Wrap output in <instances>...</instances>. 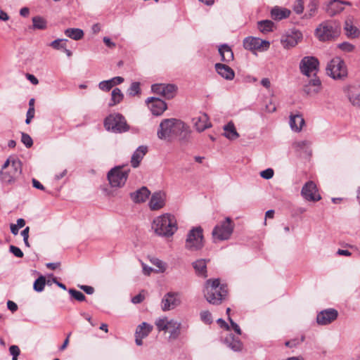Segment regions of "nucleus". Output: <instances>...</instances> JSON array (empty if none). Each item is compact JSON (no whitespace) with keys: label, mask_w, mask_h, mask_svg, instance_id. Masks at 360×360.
<instances>
[{"label":"nucleus","mask_w":360,"mask_h":360,"mask_svg":"<svg viewBox=\"0 0 360 360\" xmlns=\"http://www.w3.org/2000/svg\"><path fill=\"white\" fill-rule=\"evenodd\" d=\"M188 132V127L184 122L169 118L160 122L157 135L160 139L171 141L176 137L185 138Z\"/></svg>","instance_id":"nucleus-1"},{"label":"nucleus","mask_w":360,"mask_h":360,"mask_svg":"<svg viewBox=\"0 0 360 360\" xmlns=\"http://www.w3.org/2000/svg\"><path fill=\"white\" fill-rule=\"evenodd\" d=\"M151 228L159 236L171 237L178 229L176 219L169 213L161 214L153 220Z\"/></svg>","instance_id":"nucleus-2"},{"label":"nucleus","mask_w":360,"mask_h":360,"mask_svg":"<svg viewBox=\"0 0 360 360\" xmlns=\"http://www.w3.org/2000/svg\"><path fill=\"white\" fill-rule=\"evenodd\" d=\"M228 292L226 285H220L219 279L207 280L205 283L204 295L208 302L219 304L226 297Z\"/></svg>","instance_id":"nucleus-3"},{"label":"nucleus","mask_w":360,"mask_h":360,"mask_svg":"<svg viewBox=\"0 0 360 360\" xmlns=\"http://www.w3.org/2000/svg\"><path fill=\"white\" fill-rule=\"evenodd\" d=\"M22 172V162L18 158L10 156L1 167L0 179L6 184H13Z\"/></svg>","instance_id":"nucleus-4"},{"label":"nucleus","mask_w":360,"mask_h":360,"mask_svg":"<svg viewBox=\"0 0 360 360\" xmlns=\"http://www.w3.org/2000/svg\"><path fill=\"white\" fill-rule=\"evenodd\" d=\"M340 34V26L335 20H325L315 30L316 37L321 41L334 40L339 37Z\"/></svg>","instance_id":"nucleus-5"},{"label":"nucleus","mask_w":360,"mask_h":360,"mask_svg":"<svg viewBox=\"0 0 360 360\" xmlns=\"http://www.w3.org/2000/svg\"><path fill=\"white\" fill-rule=\"evenodd\" d=\"M234 223L230 217H226L215 226L212 231L214 241H222L229 240L234 229Z\"/></svg>","instance_id":"nucleus-6"},{"label":"nucleus","mask_w":360,"mask_h":360,"mask_svg":"<svg viewBox=\"0 0 360 360\" xmlns=\"http://www.w3.org/2000/svg\"><path fill=\"white\" fill-rule=\"evenodd\" d=\"M155 324L159 331H168L172 340L177 339L181 334V323L174 319L160 318L155 321Z\"/></svg>","instance_id":"nucleus-7"},{"label":"nucleus","mask_w":360,"mask_h":360,"mask_svg":"<svg viewBox=\"0 0 360 360\" xmlns=\"http://www.w3.org/2000/svg\"><path fill=\"white\" fill-rule=\"evenodd\" d=\"M326 73L334 79H344L347 76V68L345 61L340 57H335L326 66Z\"/></svg>","instance_id":"nucleus-8"},{"label":"nucleus","mask_w":360,"mask_h":360,"mask_svg":"<svg viewBox=\"0 0 360 360\" xmlns=\"http://www.w3.org/2000/svg\"><path fill=\"white\" fill-rule=\"evenodd\" d=\"M106 130L114 133H122L129 129L124 117L120 113H114L108 116L104 121Z\"/></svg>","instance_id":"nucleus-9"},{"label":"nucleus","mask_w":360,"mask_h":360,"mask_svg":"<svg viewBox=\"0 0 360 360\" xmlns=\"http://www.w3.org/2000/svg\"><path fill=\"white\" fill-rule=\"evenodd\" d=\"M129 169L123 167H115L108 173V179L112 187H122L128 178Z\"/></svg>","instance_id":"nucleus-10"},{"label":"nucleus","mask_w":360,"mask_h":360,"mask_svg":"<svg viewBox=\"0 0 360 360\" xmlns=\"http://www.w3.org/2000/svg\"><path fill=\"white\" fill-rule=\"evenodd\" d=\"M203 247L202 229L200 227L193 228L188 233L185 248L191 251H196Z\"/></svg>","instance_id":"nucleus-11"},{"label":"nucleus","mask_w":360,"mask_h":360,"mask_svg":"<svg viewBox=\"0 0 360 360\" xmlns=\"http://www.w3.org/2000/svg\"><path fill=\"white\" fill-rule=\"evenodd\" d=\"M319 66V61L314 56H304L300 63L301 73L307 77L316 75Z\"/></svg>","instance_id":"nucleus-12"},{"label":"nucleus","mask_w":360,"mask_h":360,"mask_svg":"<svg viewBox=\"0 0 360 360\" xmlns=\"http://www.w3.org/2000/svg\"><path fill=\"white\" fill-rule=\"evenodd\" d=\"M303 39L302 33L297 30H290L284 33L281 37V44L285 49L296 46Z\"/></svg>","instance_id":"nucleus-13"},{"label":"nucleus","mask_w":360,"mask_h":360,"mask_svg":"<svg viewBox=\"0 0 360 360\" xmlns=\"http://www.w3.org/2000/svg\"><path fill=\"white\" fill-rule=\"evenodd\" d=\"M301 195L309 202H317L321 200L316 184L312 181H309L304 184L301 190Z\"/></svg>","instance_id":"nucleus-14"},{"label":"nucleus","mask_w":360,"mask_h":360,"mask_svg":"<svg viewBox=\"0 0 360 360\" xmlns=\"http://www.w3.org/2000/svg\"><path fill=\"white\" fill-rule=\"evenodd\" d=\"M269 46V41L257 37H248L243 40L244 48L250 51H266Z\"/></svg>","instance_id":"nucleus-15"},{"label":"nucleus","mask_w":360,"mask_h":360,"mask_svg":"<svg viewBox=\"0 0 360 360\" xmlns=\"http://www.w3.org/2000/svg\"><path fill=\"white\" fill-rule=\"evenodd\" d=\"M153 93L161 95L167 99L173 98L177 91V87L171 84H155L151 86Z\"/></svg>","instance_id":"nucleus-16"},{"label":"nucleus","mask_w":360,"mask_h":360,"mask_svg":"<svg viewBox=\"0 0 360 360\" xmlns=\"http://www.w3.org/2000/svg\"><path fill=\"white\" fill-rule=\"evenodd\" d=\"M146 102L152 114L155 116L161 115L167 108L166 103L158 98H148Z\"/></svg>","instance_id":"nucleus-17"},{"label":"nucleus","mask_w":360,"mask_h":360,"mask_svg":"<svg viewBox=\"0 0 360 360\" xmlns=\"http://www.w3.org/2000/svg\"><path fill=\"white\" fill-rule=\"evenodd\" d=\"M181 303L179 295L175 292L167 293L162 300V309L163 311L172 310L178 307Z\"/></svg>","instance_id":"nucleus-18"},{"label":"nucleus","mask_w":360,"mask_h":360,"mask_svg":"<svg viewBox=\"0 0 360 360\" xmlns=\"http://www.w3.org/2000/svg\"><path fill=\"white\" fill-rule=\"evenodd\" d=\"M338 313L334 309H328L321 311L316 317L317 323L320 325H327L335 321Z\"/></svg>","instance_id":"nucleus-19"},{"label":"nucleus","mask_w":360,"mask_h":360,"mask_svg":"<svg viewBox=\"0 0 360 360\" xmlns=\"http://www.w3.org/2000/svg\"><path fill=\"white\" fill-rule=\"evenodd\" d=\"M309 79L308 82L304 86V91L309 96H314L317 94L321 90V82L316 76Z\"/></svg>","instance_id":"nucleus-20"},{"label":"nucleus","mask_w":360,"mask_h":360,"mask_svg":"<svg viewBox=\"0 0 360 360\" xmlns=\"http://www.w3.org/2000/svg\"><path fill=\"white\" fill-rule=\"evenodd\" d=\"M345 92L354 106L360 107V84L349 86L345 89Z\"/></svg>","instance_id":"nucleus-21"},{"label":"nucleus","mask_w":360,"mask_h":360,"mask_svg":"<svg viewBox=\"0 0 360 360\" xmlns=\"http://www.w3.org/2000/svg\"><path fill=\"white\" fill-rule=\"evenodd\" d=\"M166 195L163 192H156L151 196L149 207L151 210H158L165 205Z\"/></svg>","instance_id":"nucleus-22"},{"label":"nucleus","mask_w":360,"mask_h":360,"mask_svg":"<svg viewBox=\"0 0 360 360\" xmlns=\"http://www.w3.org/2000/svg\"><path fill=\"white\" fill-rule=\"evenodd\" d=\"M153 326L146 322L139 325L136 330V344L141 345L142 339L147 337L153 330Z\"/></svg>","instance_id":"nucleus-23"},{"label":"nucleus","mask_w":360,"mask_h":360,"mask_svg":"<svg viewBox=\"0 0 360 360\" xmlns=\"http://www.w3.org/2000/svg\"><path fill=\"white\" fill-rule=\"evenodd\" d=\"M343 5H351L349 1H330L326 6V11L330 16L335 15L343 11Z\"/></svg>","instance_id":"nucleus-24"},{"label":"nucleus","mask_w":360,"mask_h":360,"mask_svg":"<svg viewBox=\"0 0 360 360\" xmlns=\"http://www.w3.org/2000/svg\"><path fill=\"white\" fill-rule=\"evenodd\" d=\"M193 123L196 130L199 132L203 131L211 127L207 115L204 113L193 118Z\"/></svg>","instance_id":"nucleus-25"},{"label":"nucleus","mask_w":360,"mask_h":360,"mask_svg":"<svg viewBox=\"0 0 360 360\" xmlns=\"http://www.w3.org/2000/svg\"><path fill=\"white\" fill-rule=\"evenodd\" d=\"M214 67L217 72L221 77L226 80L233 79L235 77V72L231 68L222 63H216Z\"/></svg>","instance_id":"nucleus-26"},{"label":"nucleus","mask_w":360,"mask_h":360,"mask_svg":"<svg viewBox=\"0 0 360 360\" xmlns=\"http://www.w3.org/2000/svg\"><path fill=\"white\" fill-rule=\"evenodd\" d=\"M148 151V148L145 146H139L133 153L131 158V165L134 168L139 166L140 162Z\"/></svg>","instance_id":"nucleus-27"},{"label":"nucleus","mask_w":360,"mask_h":360,"mask_svg":"<svg viewBox=\"0 0 360 360\" xmlns=\"http://www.w3.org/2000/svg\"><path fill=\"white\" fill-rule=\"evenodd\" d=\"M290 13V10L277 6L273 7L271 10V17L274 20H281L288 18Z\"/></svg>","instance_id":"nucleus-28"},{"label":"nucleus","mask_w":360,"mask_h":360,"mask_svg":"<svg viewBox=\"0 0 360 360\" xmlns=\"http://www.w3.org/2000/svg\"><path fill=\"white\" fill-rule=\"evenodd\" d=\"M150 191L145 186L130 194L131 200L136 203L145 202L150 195Z\"/></svg>","instance_id":"nucleus-29"},{"label":"nucleus","mask_w":360,"mask_h":360,"mask_svg":"<svg viewBox=\"0 0 360 360\" xmlns=\"http://www.w3.org/2000/svg\"><path fill=\"white\" fill-rule=\"evenodd\" d=\"M344 30L346 35L349 38L355 39L359 36L360 32L354 25L353 20L350 18L346 19L344 25Z\"/></svg>","instance_id":"nucleus-30"},{"label":"nucleus","mask_w":360,"mask_h":360,"mask_svg":"<svg viewBox=\"0 0 360 360\" xmlns=\"http://www.w3.org/2000/svg\"><path fill=\"white\" fill-rule=\"evenodd\" d=\"M289 124L292 131L298 132L302 130L304 120L300 114L290 115Z\"/></svg>","instance_id":"nucleus-31"},{"label":"nucleus","mask_w":360,"mask_h":360,"mask_svg":"<svg viewBox=\"0 0 360 360\" xmlns=\"http://www.w3.org/2000/svg\"><path fill=\"white\" fill-rule=\"evenodd\" d=\"M221 60L224 62H231L233 60V53L231 49L226 44H223L219 48Z\"/></svg>","instance_id":"nucleus-32"},{"label":"nucleus","mask_w":360,"mask_h":360,"mask_svg":"<svg viewBox=\"0 0 360 360\" xmlns=\"http://www.w3.org/2000/svg\"><path fill=\"white\" fill-rule=\"evenodd\" d=\"M224 136L229 140H235L239 137V134L237 132L234 124L232 122H229L227 124L224 126Z\"/></svg>","instance_id":"nucleus-33"},{"label":"nucleus","mask_w":360,"mask_h":360,"mask_svg":"<svg viewBox=\"0 0 360 360\" xmlns=\"http://www.w3.org/2000/svg\"><path fill=\"white\" fill-rule=\"evenodd\" d=\"M193 266L198 275L207 277V265L205 259H198L193 263Z\"/></svg>","instance_id":"nucleus-34"},{"label":"nucleus","mask_w":360,"mask_h":360,"mask_svg":"<svg viewBox=\"0 0 360 360\" xmlns=\"http://www.w3.org/2000/svg\"><path fill=\"white\" fill-rule=\"evenodd\" d=\"M124 98V94L119 88H115L111 93V99L108 104L110 107L119 104Z\"/></svg>","instance_id":"nucleus-35"},{"label":"nucleus","mask_w":360,"mask_h":360,"mask_svg":"<svg viewBox=\"0 0 360 360\" xmlns=\"http://www.w3.org/2000/svg\"><path fill=\"white\" fill-rule=\"evenodd\" d=\"M64 33L68 37L74 40L82 39L84 37V32L79 28H68Z\"/></svg>","instance_id":"nucleus-36"},{"label":"nucleus","mask_w":360,"mask_h":360,"mask_svg":"<svg viewBox=\"0 0 360 360\" xmlns=\"http://www.w3.org/2000/svg\"><path fill=\"white\" fill-rule=\"evenodd\" d=\"M274 23L269 20L259 21L257 23L258 29L263 33L269 32L273 30Z\"/></svg>","instance_id":"nucleus-37"},{"label":"nucleus","mask_w":360,"mask_h":360,"mask_svg":"<svg viewBox=\"0 0 360 360\" xmlns=\"http://www.w3.org/2000/svg\"><path fill=\"white\" fill-rule=\"evenodd\" d=\"M46 27L47 22L42 17L34 16L32 18V27L34 30H45Z\"/></svg>","instance_id":"nucleus-38"},{"label":"nucleus","mask_w":360,"mask_h":360,"mask_svg":"<svg viewBox=\"0 0 360 360\" xmlns=\"http://www.w3.org/2000/svg\"><path fill=\"white\" fill-rule=\"evenodd\" d=\"M311 143L307 140L297 141L294 142L292 144L293 148L298 152H307V150L309 149Z\"/></svg>","instance_id":"nucleus-39"},{"label":"nucleus","mask_w":360,"mask_h":360,"mask_svg":"<svg viewBox=\"0 0 360 360\" xmlns=\"http://www.w3.org/2000/svg\"><path fill=\"white\" fill-rule=\"evenodd\" d=\"M319 4L318 0H311L308 4V10L305 15L308 18L313 17L317 12Z\"/></svg>","instance_id":"nucleus-40"},{"label":"nucleus","mask_w":360,"mask_h":360,"mask_svg":"<svg viewBox=\"0 0 360 360\" xmlns=\"http://www.w3.org/2000/svg\"><path fill=\"white\" fill-rule=\"evenodd\" d=\"M46 285V278L43 276H40L34 283V290L37 292H41L44 290Z\"/></svg>","instance_id":"nucleus-41"},{"label":"nucleus","mask_w":360,"mask_h":360,"mask_svg":"<svg viewBox=\"0 0 360 360\" xmlns=\"http://www.w3.org/2000/svg\"><path fill=\"white\" fill-rule=\"evenodd\" d=\"M67 41L68 40L66 39H57L51 41L49 46L56 50H63L65 49V47H66Z\"/></svg>","instance_id":"nucleus-42"},{"label":"nucleus","mask_w":360,"mask_h":360,"mask_svg":"<svg viewBox=\"0 0 360 360\" xmlns=\"http://www.w3.org/2000/svg\"><path fill=\"white\" fill-rule=\"evenodd\" d=\"M128 94L131 96L139 95L141 93L140 83L137 82H132L128 89Z\"/></svg>","instance_id":"nucleus-43"},{"label":"nucleus","mask_w":360,"mask_h":360,"mask_svg":"<svg viewBox=\"0 0 360 360\" xmlns=\"http://www.w3.org/2000/svg\"><path fill=\"white\" fill-rule=\"evenodd\" d=\"M338 47L342 51L350 53L354 51L355 46L349 42L345 41L338 44Z\"/></svg>","instance_id":"nucleus-44"},{"label":"nucleus","mask_w":360,"mask_h":360,"mask_svg":"<svg viewBox=\"0 0 360 360\" xmlns=\"http://www.w3.org/2000/svg\"><path fill=\"white\" fill-rule=\"evenodd\" d=\"M229 347L233 351H240L243 348V343L238 339L232 338L231 342H229Z\"/></svg>","instance_id":"nucleus-45"},{"label":"nucleus","mask_w":360,"mask_h":360,"mask_svg":"<svg viewBox=\"0 0 360 360\" xmlns=\"http://www.w3.org/2000/svg\"><path fill=\"white\" fill-rule=\"evenodd\" d=\"M70 295L76 300L82 302L85 300V295L81 292L80 291L74 290V289H70L68 290Z\"/></svg>","instance_id":"nucleus-46"},{"label":"nucleus","mask_w":360,"mask_h":360,"mask_svg":"<svg viewBox=\"0 0 360 360\" xmlns=\"http://www.w3.org/2000/svg\"><path fill=\"white\" fill-rule=\"evenodd\" d=\"M200 319L201 320L207 324H210L212 322V314L209 311H202L200 312Z\"/></svg>","instance_id":"nucleus-47"},{"label":"nucleus","mask_w":360,"mask_h":360,"mask_svg":"<svg viewBox=\"0 0 360 360\" xmlns=\"http://www.w3.org/2000/svg\"><path fill=\"white\" fill-rule=\"evenodd\" d=\"M21 141L27 148H30L33 144L31 136L23 132L22 133Z\"/></svg>","instance_id":"nucleus-48"},{"label":"nucleus","mask_w":360,"mask_h":360,"mask_svg":"<svg viewBox=\"0 0 360 360\" xmlns=\"http://www.w3.org/2000/svg\"><path fill=\"white\" fill-rule=\"evenodd\" d=\"M9 352L11 355L12 356V360H18V356L20 354V350L18 346L11 345L9 347Z\"/></svg>","instance_id":"nucleus-49"},{"label":"nucleus","mask_w":360,"mask_h":360,"mask_svg":"<svg viewBox=\"0 0 360 360\" xmlns=\"http://www.w3.org/2000/svg\"><path fill=\"white\" fill-rule=\"evenodd\" d=\"M293 11L297 14L302 13L304 11V2L302 0H296L295 4L293 6Z\"/></svg>","instance_id":"nucleus-50"},{"label":"nucleus","mask_w":360,"mask_h":360,"mask_svg":"<svg viewBox=\"0 0 360 360\" xmlns=\"http://www.w3.org/2000/svg\"><path fill=\"white\" fill-rule=\"evenodd\" d=\"M98 87L101 90L104 91H108L112 88L109 79L101 82L98 84Z\"/></svg>","instance_id":"nucleus-51"},{"label":"nucleus","mask_w":360,"mask_h":360,"mask_svg":"<svg viewBox=\"0 0 360 360\" xmlns=\"http://www.w3.org/2000/svg\"><path fill=\"white\" fill-rule=\"evenodd\" d=\"M274 172L272 169L268 168L260 172V176L264 179H270L274 176Z\"/></svg>","instance_id":"nucleus-52"},{"label":"nucleus","mask_w":360,"mask_h":360,"mask_svg":"<svg viewBox=\"0 0 360 360\" xmlns=\"http://www.w3.org/2000/svg\"><path fill=\"white\" fill-rule=\"evenodd\" d=\"M152 262L154 265L159 268V271L164 272L166 269V264L162 260L159 259H153Z\"/></svg>","instance_id":"nucleus-53"},{"label":"nucleus","mask_w":360,"mask_h":360,"mask_svg":"<svg viewBox=\"0 0 360 360\" xmlns=\"http://www.w3.org/2000/svg\"><path fill=\"white\" fill-rule=\"evenodd\" d=\"M10 251L11 252H12L15 257H19V258H22L23 257V252H22V250L15 246V245H11L10 246Z\"/></svg>","instance_id":"nucleus-54"},{"label":"nucleus","mask_w":360,"mask_h":360,"mask_svg":"<svg viewBox=\"0 0 360 360\" xmlns=\"http://www.w3.org/2000/svg\"><path fill=\"white\" fill-rule=\"evenodd\" d=\"M29 232H30V228L29 226H27L25 229H23L21 232V235L23 237V241L25 243V245L27 247H30V243L28 241L29 238Z\"/></svg>","instance_id":"nucleus-55"},{"label":"nucleus","mask_w":360,"mask_h":360,"mask_svg":"<svg viewBox=\"0 0 360 360\" xmlns=\"http://www.w3.org/2000/svg\"><path fill=\"white\" fill-rule=\"evenodd\" d=\"M110 84H112V86H115L116 85H118L124 82V78L120 76L115 77L110 79H109Z\"/></svg>","instance_id":"nucleus-56"},{"label":"nucleus","mask_w":360,"mask_h":360,"mask_svg":"<svg viewBox=\"0 0 360 360\" xmlns=\"http://www.w3.org/2000/svg\"><path fill=\"white\" fill-rule=\"evenodd\" d=\"M34 108H31V109H28L27 112V118L25 120V123L26 124H30L32 119L34 117Z\"/></svg>","instance_id":"nucleus-57"},{"label":"nucleus","mask_w":360,"mask_h":360,"mask_svg":"<svg viewBox=\"0 0 360 360\" xmlns=\"http://www.w3.org/2000/svg\"><path fill=\"white\" fill-rule=\"evenodd\" d=\"M229 321H230V323H231V328L234 330V331L238 334V335H240L241 334V330L239 327V326L235 323L231 319V317L229 318Z\"/></svg>","instance_id":"nucleus-58"},{"label":"nucleus","mask_w":360,"mask_h":360,"mask_svg":"<svg viewBox=\"0 0 360 360\" xmlns=\"http://www.w3.org/2000/svg\"><path fill=\"white\" fill-rule=\"evenodd\" d=\"M26 77L32 84L37 85L39 84V80L34 75L27 74Z\"/></svg>","instance_id":"nucleus-59"},{"label":"nucleus","mask_w":360,"mask_h":360,"mask_svg":"<svg viewBox=\"0 0 360 360\" xmlns=\"http://www.w3.org/2000/svg\"><path fill=\"white\" fill-rule=\"evenodd\" d=\"M32 186L35 188H37V189H39V190H41V191H44L45 190L44 186L38 180H37L35 179H32Z\"/></svg>","instance_id":"nucleus-60"},{"label":"nucleus","mask_w":360,"mask_h":360,"mask_svg":"<svg viewBox=\"0 0 360 360\" xmlns=\"http://www.w3.org/2000/svg\"><path fill=\"white\" fill-rule=\"evenodd\" d=\"M143 300H144V296H143L141 294H139L132 297L131 302L134 304H139V303H141Z\"/></svg>","instance_id":"nucleus-61"},{"label":"nucleus","mask_w":360,"mask_h":360,"mask_svg":"<svg viewBox=\"0 0 360 360\" xmlns=\"http://www.w3.org/2000/svg\"><path fill=\"white\" fill-rule=\"evenodd\" d=\"M7 307L12 312H14V311H17V309H18V305L14 302L11 301V300L8 301Z\"/></svg>","instance_id":"nucleus-62"},{"label":"nucleus","mask_w":360,"mask_h":360,"mask_svg":"<svg viewBox=\"0 0 360 360\" xmlns=\"http://www.w3.org/2000/svg\"><path fill=\"white\" fill-rule=\"evenodd\" d=\"M80 288L82 289L88 295H91L94 292V288L89 285H81Z\"/></svg>","instance_id":"nucleus-63"},{"label":"nucleus","mask_w":360,"mask_h":360,"mask_svg":"<svg viewBox=\"0 0 360 360\" xmlns=\"http://www.w3.org/2000/svg\"><path fill=\"white\" fill-rule=\"evenodd\" d=\"M103 42L105 43V44L110 47V48H114L115 47V44L114 42H112L110 38L107 37H105L103 38Z\"/></svg>","instance_id":"nucleus-64"}]
</instances>
